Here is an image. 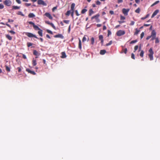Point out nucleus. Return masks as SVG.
Masks as SVG:
<instances>
[{
	"instance_id": "13d9d810",
	"label": "nucleus",
	"mask_w": 160,
	"mask_h": 160,
	"mask_svg": "<svg viewBox=\"0 0 160 160\" xmlns=\"http://www.w3.org/2000/svg\"><path fill=\"white\" fill-rule=\"evenodd\" d=\"M25 5L27 7L31 5V3H25Z\"/></svg>"
},
{
	"instance_id": "5701e85b",
	"label": "nucleus",
	"mask_w": 160,
	"mask_h": 160,
	"mask_svg": "<svg viewBox=\"0 0 160 160\" xmlns=\"http://www.w3.org/2000/svg\"><path fill=\"white\" fill-rule=\"evenodd\" d=\"M28 17L29 18H32L35 17V15L33 13H30L28 15Z\"/></svg>"
},
{
	"instance_id": "f257e3e1",
	"label": "nucleus",
	"mask_w": 160,
	"mask_h": 160,
	"mask_svg": "<svg viewBox=\"0 0 160 160\" xmlns=\"http://www.w3.org/2000/svg\"><path fill=\"white\" fill-rule=\"evenodd\" d=\"M149 53L148 54V57L150 58V61L152 60L153 59V54H154V52L152 48H151L149 49Z\"/></svg>"
},
{
	"instance_id": "c03bdc74",
	"label": "nucleus",
	"mask_w": 160,
	"mask_h": 160,
	"mask_svg": "<svg viewBox=\"0 0 160 160\" xmlns=\"http://www.w3.org/2000/svg\"><path fill=\"white\" fill-rule=\"evenodd\" d=\"M87 40V38H86L85 36H84L82 38V41L83 42H84L86 41Z\"/></svg>"
},
{
	"instance_id": "6e6d98bb",
	"label": "nucleus",
	"mask_w": 160,
	"mask_h": 160,
	"mask_svg": "<svg viewBox=\"0 0 160 160\" xmlns=\"http://www.w3.org/2000/svg\"><path fill=\"white\" fill-rule=\"evenodd\" d=\"M123 52H124L126 54L127 52V49L126 48H125L124 49H123Z\"/></svg>"
},
{
	"instance_id": "79ce46f5",
	"label": "nucleus",
	"mask_w": 160,
	"mask_h": 160,
	"mask_svg": "<svg viewBox=\"0 0 160 160\" xmlns=\"http://www.w3.org/2000/svg\"><path fill=\"white\" fill-rule=\"evenodd\" d=\"M46 31L48 33L50 34H53L52 32V31H50V30H49L48 29H47Z\"/></svg>"
},
{
	"instance_id": "9b49d317",
	"label": "nucleus",
	"mask_w": 160,
	"mask_h": 160,
	"mask_svg": "<svg viewBox=\"0 0 160 160\" xmlns=\"http://www.w3.org/2000/svg\"><path fill=\"white\" fill-rule=\"evenodd\" d=\"M129 11V9H126L125 8H123L122 10V12L125 15H127Z\"/></svg>"
},
{
	"instance_id": "c9c22d12",
	"label": "nucleus",
	"mask_w": 160,
	"mask_h": 160,
	"mask_svg": "<svg viewBox=\"0 0 160 160\" xmlns=\"http://www.w3.org/2000/svg\"><path fill=\"white\" fill-rule=\"evenodd\" d=\"M138 41L137 40H132V41H131L130 42V44H133V43H136V42H137Z\"/></svg>"
},
{
	"instance_id": "aec40b11",
	"label": "nucleus",
	"mask_w": 160,
	"mask_h": 160,
	"mask_svg": "<svg viewBox=\"0 0 160 160\" xmlns=\"http://www.w3.org/2000/svg\"><path fill=\"white\" fill-rule=\"evenodd\" d=\"M106 52L105 50H101L100 51V53L101 55H104L106 53Z\"/></svg>"
},
{
	"instance_id": "37998d69",
	"label": "nucleus",
	"mask_w": 160,
	"mask_h": 160,
	"mask_svg": "<svg viewBox=\"0 0 160 160\" xmlns=\"http://www.w3.org/2000/svg\"><path fill=\"white\" fill-rule=\"evenodd\" d=\"M149 14L147 15L145 17L142 18H141V19L144 20V19H146V18H147L149 16Z\"/></svg>"
},
{
	"instance_id": "603ef678",
	"label": "nucleus",
	"mask_w": 160,
	"mask_h": 160,
	"mask_svg": "<svg viewBox=\"0 0 160 160\" xmlns=\"http://www.w3.org/2000/svg\"><path fill=\"white\" fill-rule=\"evenodd\" d=\"M134 23H135L133 21H131V22L130 24V25L131 26L133 25L134 24Z\"/></svg>"
},
{
	"instance_id": "4d7b16f0",
	"label": "nucleus",
	"mask_w": 160,
	"mask_h": 160,
	"mask_svg": "<svg viewBox=\"0 0 160 160\" xmlns=\"http://www.w3.org/2000/svg\"><path fill=\"white\" fill-rule=\"evenodd\" d=\"M75 12L76 15L77 16H78L79 15V13H78V11L77 10H76L75 11Z\"/></svg>"
},
{
	"instance_id": "ea45409f",
	"label": "nucleus",
	"mask_w": 160,
	"mask_h": 160,
	"mask_svg": "<svg viewBox=\"0 0 160 160\" xmlns=\"http://www.w3.org/2000/svg\"><path fill=\"white\" fill-rule=\"evenodd\" d=\"M63 22L64 23L66 24H68L70 21L69 20H64Z\"/></svg>"
},
{
	"instance_id": "a18cd8bd",
	"label": "nucleus",
	"mask_w": 160,
	"mask_h": 160,
	"mask_svg": "<svg viewBox=\"0 0 160 160\" xmlns=\"http://www.w3.org/2000/svg\"><path fill=\"white\" fill-rule=\"evenodd\" d=\"M144 36V32H142L141 34V36H140L141 38V39L142 38H143Z\"/></svg>"
},
{
	"instance_id": "2eb2a0df",
	"label": "nucleus",
	"mask_w": 160,
	"mask_h": 160,
	"mask_svg": "<svg viewBox=\"0 0 160 160\" xmlns=\"http://www.w3.org/2000/svg\"><path fill=\"white\" fill-rule=\"evenodd\" d=\"M75 6V4L74 3H72V4L71 6V11H74Z\"/></svg>"
},
{
	"instance_id": "052dcab7",
	"label": "nucleus",
	"mask_w": 160,
	"mask_h": 160,
	"mask_svg": "<svg viewBox=\"0 0 160 160\" xmlns=\"http://www.w3.org/2000/svg\"><path fill=\"white\" fill-rule=\"evenodd\" d=\"M109 13L112 15L114 14V12L113 11H109Z\"/></svg>"
},
{
	"instance_id": "6ab92c4d",
	"label": "nucleus",
	"mask_w": 160,
	"mask_h": 160,
	"mask_svg": "<svg viewBox=\"0 0 160 160\" xmlns=\"http://www.w3.org/2000/svg\"><path fill=\"white\" fill-rule=\"evenodd\" d=\"M78 48L81 50L82 49L81 41L80 39H79Z\"/></svg>"
},
{
	"instance_id": "e433bc0d",
	"label": "nucleus",
	"mask_w": 160,
	"mask_h": 160,
	"mask_svg": "<svg viewBox=\"0 0 160 160\" xmlns=\"http://www.w3.org/2000/svg\"><path fill=\"white\" fill-rule=\"evenodd\" d=\"M33 45V43L31 42H28L27 43V46L29 47L32 46Z\"/></svg>"
},
{
	"instance_id": "5fc2aeb1",
	"label": "nucleus",
	"mask_w": 160,
	"mask_h": 160,
	"mask_svg": "<svg viewBox=\"0 0 160 160\" xmlns=\"http://www.w3.org/2000/svg\"><path fill=\"white\" fill-rule=\"evenodd\" d=\"M17 69L18 70V72H20L21 71L22 69L21 67H18Z\"/></svg>"
},
{
	"instance_id": "f8f14e48",
	"label": "nucleus",
	"mask_w": 160,
	"mask_h": 160,
	"mask_svg": "<svg viewBox=\"0 0 160 160\" xmlns=\"http://www.w3.org/2000/svg\"><path fill=\"white\" fill-rule=\"evenodd\" d=\"M45 15L48 18H49L50 19L52 20V17L49 13L46 12L45 14Z\"/></svg>"
},
{
	"instance_id": "7c9ffc66",
	"label": "nucleus",
	"mask_w": 160,
	"mask_h": 160,
	"mask_svg": "<svg viewBox=\"0 0 160 160\" xmlns=\"http://www.w3.org/2000/svg\"><path fill=\"white\" fill-rule=\"evenodd\" d=\"M144 53V52L142 50L141 51L140 54V55L141 57H142V58L143 57Z\"/></svg>"
},
{
	"instance_id": "4be33fe9",
	"label": "nucleus",
	"mask_w": 160,
	"mask_h": 160,
	"mask_svg": "<svg viewBox=\"0 0 160 160\" xmlns=\"http://www.w3.org/2000/svg\"><path fill=\"white\" fill-rule=\"evenodd\" d=\"M20 8V7H18V6H12V9H19Z\"/></svg>"
},
{
	"instance_id": "6e6552de",
	"label": "nucleus",
	"mask_w": 160,
	"mask_h": 160,
	"mask_svg": "<svg viewBox=\"0 0 160 160\" xmlns=\"http://www.w3.org/2000/svg\"><path fill=\"white\" fill-rule=\"evenodd\" d=\"M37 2L38 5H42L45 6L47 5V4L42 0H38Z\"/></svg>"
},
{
	"instance_id": "1a4fd4ad",
	"label": "nucleus",
	"mask_w": 160,
	"mask_h": 160,
	"mask_svg": "<svg viewBox=\"0 0 160 160\" xmlns=\"http://www.w3.org/2000/svg\"><path fill=\"white\" fill-rule=\"evenodd\" d=\"M26 71L32 75H35L36 74V73L34 71H31L28 68L26 69Z\"/></svg>"
},
{
	"instance_id": "bb28decb",
	"label": "nucleus",
	"mask_w": 160,
	"mask_h": 160,
	"mask_svg": "<svg viewBox=\"0 0 160 160\" xmlns=\"http://www.w3.org/2000/svg\"><path fill=\"white\" fill-rule=\"evenodd\" d=\"M94 39L93 37H92L91 38V44L92 45H93L94 43Z\"/></svg>"
},
{
	"instance_id": "412c9836",
	"label": "nucleus",
	"mask_w": 160,
	"mask_h": 160,
	"mask_svg": "<svg viewBox=\"0 0 160 160\" xmlns=\"http://www.w3.org/2000/svg\"><path fill=\"white\" fill-rule=\"evenodd\" d=\"M38 33L41 37H42L43 36L42 30L40 29V30H39L38 32Z\"/></svg>"
},
{
	"instance_id": "4c0bfd02",
	"label": "nucleus",
	"mask_w": 160,
	"mask_h": 160,
	"mask_svg": "<svg viewBox=\"0 0 160 160\" xmlns=\"http://www.w3.org/2000/svg\"><path fill=\"white\" fill-rule=\"evenodd\" d=\"M18 14L19 15H21L22 16H24V14L21 11H19L18 12Z\"/></svg>"
},
{
	"instance_id": "58836bf2",
	"label": "nucleus",
	"mask_w": 160,
	"mask_h": 160,
	"mask_svg": "<svg viewBox=\"0 0 160 160\" xmlns=\"http://www.w3.org/2000/svg\"><path fill=\"white\" fill-rule=\"evenodd\" d=\"M112 41H110L108 43H107L106 44V46H109V45H111L112 44Z\"/></svg>"
},
{
	"instance_id": "393cba45",
	"label": "nucleus",
	"mask_w": 160,
	"mask_h": 160,
	"mask_svg": "<svg viewBox=\"0 0 160 160\" xmlns=\"http://www.w3.org/2000/svg\"><path fill=\"white\" fill-rule=\"evenodd\" d=\"M89 16H91L92 14L94 13V12L93 11L92 9H91L89 10Z\"/></svg>"
},
{
	"instance_id": "a19ab883",
	"label": "nucleus",
	"mask_w": 160,
	"mask_h": 160,
	"mask_svg": "<svg viewBox=\"0 0 160 160\" xmlns=\"http://www.w3.org/2000/svg\"><path fill=\"white\" fill-rule=\"evenodd\" d=\"M138 45H136L134 47V52H135L137 49H138Z\"/></svg>"
},
{
	"instance_id": "e2e57ef3",
	"label": "nucleus",
	"mask_w": 160,
	"mask_h": 160,
	"mask_svg": "<svg viewBox=\"0 0 160 160\" xmlns=\"http://www.w3.org/2000/svg\"><path fill=\"white\" fill-rule=\"evenodd\" d=\"M13 22V20H12V19H8V22Z\"/></svg>"
},
{
	"instance_id": "f03ea898",
	"label": "nucleus",
	"mask_w": 160,
	"mask_h": 160,
	"mask_svg": "<svg viewBox=\"0 0 160 160\" xmlns=\"http://www.w3.org/2000/svg\"><path fill=\"white\" fill-rule=\"evenodd\" d=\"M156 32L154 30H153L152 31L151 33V38H152L151 40L152 41L155 39L156 38H157L156 37Z\"/></svg>"
},
{
	"instance_id": "a878e982",
	"label": "nucleus",
	"mask_w": 160,
	"mask_h": 160,
	"mask_svg": "<svg viewBox=\"0 0 160 160\" xmlns=\"http://www.w3.org/2000/svg\"><path fill=\"white\" fill-rule=\"evenodd\" d=\"M135 32L134 33V35H137L138 33L140 31V30H138L137 28H136L135 29Z\"/></svg>"
},
{
	"instance_id": "bf43d9fd",
	"label": "nucleus",
	"mask_w": 160,
	"mask_h": 160,
	"mask_svg": "<svg viewBox=\"0 0 160 160\" xmlns=\"http://www.w3.org/2000/svg\"><path fill=\"white\" fill-rule=\"evenodd\" d=\"M16 1L18 4L21 3V2L20 0H16Z\"/></svg>"
},
{
	"instance_id": "423d86ee",
	"label": "nucleus",
	"mask_w": 160,
	"mask_h": 160,
	"mask_svg": "<svg viewBox=\"0 0 160 160\" xmlns=\"http://www.w3.org/2000/svg\"><path fill=\"white\" fill-rule=\"evenodd\" d=\"M4 5L8 6H10L12 4V2L10 0H5L3 2Z\"/></svg>"
},
{
	"instance_id": "72a5a7b5",
	"label": "nucleus",
	"mask_w": 160,
	"mask_h": 160,
	"mask_svg": "<svg viewBox=\"0 0 160 160\" xmlns=\"http://www.w3.org/2000/svg\"><path fill=\"white\" fill-rule=\"evenodd\" d=\"M140 9L139 8H138L135 11V12L137 13H139L140 12Z\"/></svg>"
},
{
	"instance_id": "338daca9",
	"label": "nucleus",
	"mask_w": 160,
	"mask_h": 160,
	"mask_svg": "<svg viewBox=\"0 0 160 160\" xmlns=\"http://www.w3.org/2000/svg\"><path fill=\"white\" fill-rule=\"evenodd\" d=\"M151 38V35L148 36L146 38V39L148 40Z\"/></svg>"
},
{
	"instance_id": "a211bd4d",
	"label": "nucleus",
	"mask_w": 160,
	"mask_h": 160,
	"mask_svg": "<svg viewBox=\"0 0 160 160\" xmlns=\"http://www.w3.org/2000/svg\"><path fill=\"white\" fill-rule=\"evenodd\" d=\"M33 54L36 56H39L40 54L36 50H34L33 51Z\"/></svg>"
},
{
	"instance_id": "7ed1b4c3",
	"label": "nucleus",
	"mask_w": 160,
	"mask_h": 160,
	"mask_svg": "<svg viewBox=\"0 0 160 160\" xmlns=\"http://www.w3.org/2000/svg\"><path fill=\"white\" fill-rule=\"evenodd\" d=\"M26 35L29 38H33L34 37L37 39H39V38H38L35 35L30 33V32H26Z\"/></svg>"
},
{
	"instance_id": "39448f33",
	"label": "nucleus",
	"mask_w": 160,
	"mask_h": 160,
	"mask_svg": "<svg viewBox=\"0 0 160 160\" xmlns=\"http://www.w3.org/2000/svg\"><path fill=\"white\" fill-rule=\"evenodd\" d=\"M29 24L32 25H33V27L35 30H39L41 29L37 26L35 25L34 23H33V22L31 21L29 22Z\"/></svg>"
},
{
	"instance_id": "ddd939ff",
	"label": "nucleus",
	"mask_w": 160,
	"mask_h": 160,
	"mask_svg": "<svg viewBox=\"0 0 160 160\" xmlns=\"http://www.w3.org/2000/svg\"><path fill=\"white\" fill-rule=\"evenodd\" d=\"M159 10L158 9L156 10L153 13L152 15L151 18H153L155 15H156L157 13L159 12Z\"/></svg>"
},
{
	"instance_id": "9d476101",
	"label": "nucleus",
	"mask_w": 160,
	"mask_h": 160,
	"mask_svg": "<svg viewBox=\"0 0 160 160\" xmlns=\"http://www.w3.org/2000/svg\"><path fill=\"white\" fill-rule=\"evenodd\" d=\"M45 23L48 24L50 25L54 29H56V27L54 24L51 22H50L49 21H45Z\"/></svg>"
},
{
	"instance_id": "774afa93",
	"label": "nucleus",
	"mask_w": 160,
	"mask_h": 160,
	"mask_svg": "<svg viewBox=\"0 0 160 160\" xmlns=\"http://www.w3.org/2000/svg\"><path fill=\"white\" fill-rule=\"evenodd\" d=\"M102 25L101 24H98L97 25V27H100Z\"/></svg>"
},
{
	"instance_id": "b1692460",
	"label": "nucleus",
	"mask_w": 160,
	"mask_h": 160,
	"mask_svg": "<svg viewBox=\"0 0 160 160\" xmlns=\"http://www.w3.org/2000/svg\"><path fill=\"white\" fill-rule=\"evenodd\" d=\"M32 64L33 66H35L37 64L36 60L34 59H33L32 61Z\"/></svg>"
},
{
	"instance_id": "de8ad7c7",
	"label": "nucleus",
	"mask_w": 160,
	"mask_h": 160,
	"mask_svg": "<svg viewBox=\"0 0 160 160\" xmlns=\"http://www.w3.org/2000/svg\"><path fill=\"white\" fill-rule=\"evenodd\" d=\"M4 6L3 4H0V9H2L4 8Z\"/></svg>"
},
{
	"instance_id": "c85d7f7f",
	"label": "nucleus",
	"mask_w": 160,
	"mask_h": 160,
	"mask_svg": "<svg viewBox=\"0 0 160 160\" xmlns=\"http://www.w3.org/2000/svg\"><path fill=\"white\" fill-rule=\"evenodd\" d=\"M155 39V43L157 44V43H159V38L158 37H157V38H156Z\"/></svg>"
},
{
	"instance_id": "8fccbe9b",
	"label": "nucleus",
	"mask_w": 160,
	"mask_h": 160,
	"mask_svg": "<svg viewBox=\"0 0 160 160\" xmlns=\"http://www.w3.org/2000/svg\"><path fill=\"white\" fill-rule=\"evenodd\" d=\"M131 58L133 59H135L134 55L133 53H132L131 54Z\"/></svg>"
},
{
	"instance_id": "f3484780",
	"label": "nucleus",
	"mask_w": 160,
	"mask_h": 160,
	"mask_svg": "<svg viewBox=\"0 0 160 160\" xmlns=\"http://www.w3.org/2000/svg\"><path fill=\"white\" fill-rule=\"evenodd\" d=\"M6 37L9 40H11L12 39V37L9 34L6 35Z\"/></svg>"
},
{
	"instance_id": "c756f323",
	"label": "nucleus",
	"mask_w": 160,
	"mask_h": 160,
	"mask_svg": "<svg viewBox=\"0 0 160 160\" xmlns=\"http://www.w3.org/2000/svg\"><path fill=\"white\" fill-rule=\"evenodd\" d=\"M71 10L68 11H67V12L65 14L66 15L68 16L70 15V13H71Z\"/></svg>"
},
{
	"instance_id": "0eeeda50",
	"label": "nucleus",
	"mask_w": 160,
	"mask_h": 160,
	"mask_svg": "<svg viewBox=\"0 0 160 160\" xmlns=\"http://www.w3.org/2000/svg\"><path fill=\"white\" fill-rule=\"evenodd\" d=\"M116 34L118 36H120L124 35L125 34V32L124 31L120 30L117 32Z\"/></svg>"
},
{
	"instance_id": "680f3d73",
	"label": "nucleus",
	"mask_w": 160,
	"mask_h": 160,
	"mask_svg": "<svg viewBox=\"0 0 160 160\" xmlns=\"http://www.w3.org/2000/svg\"><path fill=\"white\" fill-rule=\"evenodd\" d=\"M22 57L23 58L25 59H26L27 58V57H26V55L24 54H23L22 55Z\"/></svg>"
},
{
	"instance_id": "3c124183",
	"label": "nucleus",
	"mask_w": 160,
	"mask_h": 160,
	"mask_svg": "<svg viewBox=\"0 0 160 160\" xmlns=\"http://www.w3.org/2000/svg\"><path fill=\"white\" fill-rule=\"evenodd\" d=\"M9 32L11 33L12 34H14L15 33V32L14 31H13L12 30L9 31Z\"/></svg>"
},
{
	"instance_id": "0e129e2a",
	"label": "nucleus",
	"mask_w": 160,
	"mask_h": 160,
	"mask_svg": "<svg viewBox=\"0 0 160 160\" xmlns=\"http://www.w3.org/2000/svg\"><path fill=\"white\" fill-rule=\"evenodd\" d=\"M123 2L122 0H118V3H121Z\"/></svg>"
},
{
	"instance_id": "f704fd0d",
	"label": "nucleus",
	"mask_w": 160,
	"mask_h": 160,
	"mask_svg": "<svg viewBox=\"0 0 160 160\" xmlns=\"http://www.w3.org/2000/svg\"><path fill=\"white\" fill-rule=\"evenodd\" d=\"M99 39L100 40H102L103 39V36L102 35H100L99 36Z\"/></svg>"
},
{
	"instance_id": "864d4df0",
	"label": "nucleus",
	"mask_w": 160,
	"mask_h": 160,
	"mask_svg": "<svg viewBox=\"0 0 160 160\" xmlns=\"http://www.w3.org/2000/svg\"><path fill=\"white\" fill-rule=\"evenodd\" d=\"M96 3L97 5H100L101 4V2L99 1H97L96 2Z\"/></svg>"
},
{
	"instance_id": "2f4dec72",
	"label": "nucleus",
	"mask_w": 160,
	"mask_h": 160,
	"mask_svg": "<svg viewBox=\"0 0 160 160\" xmlns=\"http://www.w3.org/2000/svg\"><path fill=\"white\" fill-rule=\"evenodd\" d=\"M87 11V9L84 8V9L82 10L81 11V13L82 14H84V13H85Z\"/></svg>"
},
{
	"instance_id": "09e8293b",
	"label": "nucleus",
	"mask_w": 160,
	"mask_h": 160,
	"mask_svg": "<svg viewBox=\"0 0 160 160\" xmlns=\"http://www.w3.org/2000/svg\"><path fill=\"white\" fill-rule=\"evenodd\" d=\"M111 34V32L109 30H108V36H109Z\"/></svg>"
},
{
	"instance_id": "4468645a",
	"label": "nucleus",
	"mask_w": 160,
	"mask_h": 160,
	"mask_svg": "<svg viewBox=\"0 0 160 160\" xmlns=\"http://www.w3.org/2000/svg\"><path fill=\"white\" fill-rule=\"evenodd\" d=\"M55 38H60L62 39L64 37L61 34H59L54 36Z\"/></svg>"
},
{
	"instance_id": "dca6fc26",
	"label": "nucleus",
	"mask_w": 160,
	"mask_h": 160,
	"mask_svg": "<svg viewBox=\"0 0 160 160\" xmlns=\"http://www.w3.org/2000/svg\"><path fill=\"white\" fill-rule=\"evenodd\" d=\"M62 56H61V58H65L67 56L66 55V53L65 52H62L61 53Z\"/></svg>"
},
{
	"instance_id": "20e7f679",
	"label": "nucleus",
	"mask_w": 160,
	"mask_h": 160,
	"mask_svg": "<svg viewBox=\"0 0 160 160\" xmlns=\"http://www.w3.org/2000/svg\"><path fill=\"white\" fill-rule=\"evenodd\" d=\"M99 16H100V14H97L96 15L92 16L91 18V19L92 20V19L95 18L96 20V22H100V20L98 18Z\"/></svg>"
},
{
	"instance_id": "49530a36",
	"label": "nucleus",
	"mask_w": 160,
	"mask_h": 160,
	"mask_svg": "<svg viewBox=\"0 0 160 160\" xmlns=\"http://www.w3.org/2000/svg\"><path fill=\"white\" fill-rule=\"evenodd\" d=\"M125 18L123 16H120V19L121 20H124L125 19Z\"/></svg>"
},
{
	"instance_id": "69168bd1",
	"label": "nucleus",
	"mask_w": 160,
	"mask_h": 160,
	"mask_svg": "<svg viewBox=\"0 0 160 160\" xmlns=\"http://www.w3.org/2000/svg\"><path fill=\"white\" fill-rule=\"evenodd\" d=\"M74 11H71V15L72 16V17H73V14H74Z\"/></svg>"
},
{
	"instance_id": "cd10ccee",
	"label": "nucleus",
	"mask_w": 160,
	"mask_h": 160,
	"mask_svg": "<svg viewBox=\"0 0 160 160\" xmlns=\"http://www.w3.org/2000/svg\"><path fill=\"white\" fill-rule=\"evenodd\" d=\"M159 1H156V2H155L153 4H152L151 5V7H153V6H154L155 5L158 4V3H159Z\"/></svg>"
},
{
	"instance_id": "473e14b6",
	"label": "nucleus",
	"mask_w": 160,
	"mask_h": 160,
	"mask_svg": "<svg viewBox=\"0 0 160 160\" xmlns=\"http://www.w3.org/2000/svg\"><path fill=\"white\" fill-rule=\"evenodd\" d=\"M6 67V69L7 71L9 72L10 71V69L9 67L8 66H5Z\"/></svg>"
}]
</instances>
